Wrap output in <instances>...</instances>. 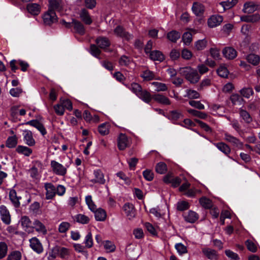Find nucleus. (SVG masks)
I'll use <instances>...</instances> for the list:
<instances>
[{
    "label": "nucleus",
    "instance_id": "obj_1",
    "mask_svg": "<svg viewBox=\"0 0 260 260\" xmlns=\"http://www.w3.org/2000/svg\"><path fill=\"white\" fill-rule=\"evenodd\" d=\"M180 73L184 76L186 79L190 83L195 84L200 79V76L199 75L197 71L191 67L180 68Z\"/></svg>",
    "mask_w": 260,
    "mask_h": 260
},
{
    "label": "nucleus",
    "instance_id": "obj_2",
    "mask_svg": "<svg viewBox=\"0 0 260 260\" xmlns=\"http://www.w3.org/2000/svg\"><path fill=\"white\" fill-rule=\"evenodd\" d=\"M50 166L54 174L60 176H64L67 173L68 165L63 166L55 160H51Z\"/></svg>",
    "mask_w": 260,
    "mask_h": 260
},
{
    "label": "nucleus",
    "instance_id": "obj_3",
    "mask_svg": "<svg viewBox=\"0 0 260 260\" xmlns=\"http://www.w3.org/2000/svg\"><path fill=\"white\" fill-rule=\"evenodd\" d=\"M131 145V141L126 135L120 134L117 138V146L119 150H123Z\"/></svg>",
    "mask_w": 260,
    "mask_h": 260
},
{
    "label": "nucleus",
    "instance_id": "obj_4",
    "mask_svg": "<svg viewBox=\"0 0 260 260\" xmlns=\"http://www.w3.org/2000/svg\"><path fill=\"white\" fill-rule=\"evenodd\" d=\"M43 19L45 25H50L57 21V18L54 11L49 10L43 16Z\"/></svg>",
    "mask_w": 260,
    "mask_h": 260
},
{
    "label": "nucleus",
    "instance_id": "obj_5",
    "mask_svg": "<svg viewBox=\"0 0 260 260\" xmlns=\"http://www.w3.org/2000/svg\"><path fill=\"white\" fill-rule=\"evenodd\" d=\"M114 34L117 37L128 41L133 38L132 35L126 32L124 28L118 25L114 29Z\"/></svg>",
    "mask_w": 260,
    "mask_h": 260
},
{
    "label": "nucleus",
    "instance_id": "obj_6",
    "mask_svg": "<svg viewBox=\"0 0 260 260\" xmlns=\"http://www.w3.org/2000/svg\"><path fill=\"white\" fill-rule=\"evenodd\" d=\"M22 229L28 233L33 232L34 227L30 218L27 216H23L20 220Z\"/></svg>",
    "mask_w": 260,
    "mask_h": 260
},
{
    "label": "nucleus",
    "instance_id": "obj_7",
    "mask_svg": "<svg viewBox=\"0 0 260 260\" xmlns=\"http://www.w3.org/2000/svg\"><path fill=\"white\" fill-rule=\"evenodd\" d=\"M224 139L226 142L231 143L235 147L239 149H241L242 147L243 143L238 139L228 133L224 134Z\"/></svg>",
    "mask_w": 260,
    "mask_h": 260
},
{
    "label": "nucleus",
    "instance_id": "obj_8",
    "mask_svg": "<svg viewBox=\"0 0 260 260\" xmlns=\"http://www.w3.org/2000/svg\"><path fill=\"white\" fill-rule=\"evenodd\" d=\"M223 21V17L219 15H213L208 20V25L211 28L217 27Z\"/></svg>",
    "mask_w": 260,
    "mask_h": 260
},
{
    "label": "nucleus",
    "instance_id": "obj_9",
    "mask_svg": "<svg viewBox=\"0 0 260 260\" xmlns=\"http://www.w3.org/2000/svg\"><path fill=\"white\" fill-rule=\"evenodd\" d=\"M1 218L3 222L6 224H9L11 222V216L7 207L4 205L0 206Z\"/></svg>",
    "mask_w": 260,
    "mask_h": 260
},
{
    "label": "nucleus",
    "instance_id": "obj_10",
    "mask_svg": "<svg viewBox=\"0 0 260 260\" xmlns=\"http://www.w3.org/2000/svg\"><path fill=\"white\" fill-rule=\"evenodd\" d=\"M93 175L94 178L90 180L93 183H99L100 184H104L106 180L104 178V175L102 171L100 169L94 170Z\"/></svg>",
    "mask_w": 260,
    "mask_h": 260
},
{
    "label": "nucleus",
    "instance_id": "obj_11",
    "mask_svg": "<svg viewBox=\"0 0 260 260\" xmlns=\"http://www.w3.org/2000/svg\"><path fill=\"white\" fill-rule=\"evenodd\" d=\"M44 187L46 191V199H52L56 194V187L51 183H45Z\"/></svg>",
    "mask_w": 260,
    "mask_h": 260
},
{
    "label": "nucleus",
    "instance_id": "obj_12",
    "mask_svg": "<svg viewBox=\"0 0 260 260\" xmlns=\"http://www.w3.org/2000/svg\"><path fill=\"white\" fill-rule=\"evenodd\" d=\"M30 247L38 253H41L43 250L42 244L36 237H33L29 240Z\"/></svg>",
    "mask_w": 260,
    "mask_h": 260
},
{
    "label": "nucleus",
    "instance_id": "obj_13",
    "mask_svg": "<svg viewBox=\"0 0 260 260\" xmlns=\"http://www.w3.org/2000/svg\"><path fill=\"white\" fill-rule=\"evenodd\" d=\"M258 5L253 2H247L244 4L242 11L244 13L251 14L257 10Z\"/></svg>",
    "mask_w": 260,
    "mask_h": 260
},
{
    "label": "nucleus",
    "instance_id": "obj_14",
    "mask_svg": "<svg viewBox=\"0 0 260 260\" xmlns=\"http://www.w3.org/2000/svg\"><path fill=\"white\" fill-rule=\"evenodd\" d=\"M123 210L128 219H132L135 216V211L133 204L130 203L125 204L123 206Z\"/></svg>",
    "mask_w": 260,
    "mask_h": 260
},
{
    "label": "nucleus",
    "instance_id": "obj_15",
    "mask_svg": "<svg viewBox=\"0 0 260 260\" xmlns=\"http://www.w3.org/2000/svg\"><path fill=\"white\" fill-rule=\"evenodd\" d=\"M203 254L210 260H217L218 255L217 252L209 248H204L202 249Z\"/></svg>",
    "mask_w": 260,
    "mask_h": 260
},
{
    "label": "nucleus",
    "instance_id": "obj_16",
    "mask_svg": "<svg viewBox=\"0 0 260 260\" xmlns=\"http://www.w3.org/2000/svg\"><path fill=\"white\" fill-rule=\"evenodd\" d=\"M191 9L196 16H201L205 11V7L200 3L194 2L193 3Z\"/></svg>",
    "mask_w": 260,
    "mask_h": 260
},
{
    "label": "nucleus",
    "instance_id": "obj_17",
    "mask_svg": "<svg viewBox=\"0 0 260 260\" xmlns=\"http://www.w3.org/2000/svg\"><path fill=\"white\" fill-rule=\"evenodd\" d=\"M27 11L33 15H38L41 12V6L36 3H30L27 5Z\"/></svg>",
    "mask_w": 260,
    "mask_h": 260
},
{
    "label": "nucleus",
    "instance_id": "obj_18",
    "mask_svg": "<svg viewBox=\"0 0 260 260\" xmlns=\"http://www.w3.org/2000/svg\"><path fill=\"white\" fill-rule=\"evenodd\" d=\"M34 229L40 233H42L43 235L47 234V229L44 224L38 219H35L34 221L33 225Z\"/></svg>",
    "mask_w": 260,
    "mask_h": 260
},
{
    "label": "nucleus",
    "instance_id": "obj_19",
    "mask_svg": "<svg viewBox=\"0 0 260 260\" xmlns=\"http://www.w3.org/2000/svg\"><path fill=\"white\" fill-rule=\"evenodd\" d=\"M24 140L26 144L29 146H33L36 141L33 138L32 134L30 131H25L23 133Z\"/></svg>",
    "mask_w": 260,
    "mask_h": 260
},
{
    "label": "nucleus",
    "instance_id": "obj_20",
    "mask_svg": "<svg viewBox=\"0 0 260 260\" xmlns=\"http://www.w3.org/2000/svg\"><path fill=\"white\" fill-rule=\"evenodd\" d=\"M9 198L15 208H19L20 206L19 201L20 197L17 196L16 192L15 190H11L9 192Z\"/></svg>",
    "mask_w": 260,
    "mask_h": 260
},
{
    "label": "nucleus",
    "instance_id": "obj_21",
    "mask_svg": "<svg viewBox=\"0 0 260 260\" xmlns=\"http://www.w3.org/2000/svg\"><path fill=\"white\" fill-rule=\"evenodd\" d=\"M222 53L224 57L229 59H233L237 55L236 50L233 48L230 47L225 48L223 50Z\"/></svg>",
    "mask_w": 260,
    "mask_h": 260
},
{
    "label": "nucleus",
    "instance_id": "obj_22",
    "mask_svg": "<svg viewBox=\"0 0 260 260\" xmlns=\"http://www.w3.org/2000/svg\"><path fill=\"white\" fill-rule=\"evenodd\" d=\"M74 221L82 224H87L90 221V218L84 214H78L73 217Z\"/></svg>",
    "mask_w": 260,
    "mask_h": 260
},
{
    "label": "nucleus",
    "instance_id": "obj_23",
    "mask_svg": "<svg viewBox=\"0 0 260 260\" xmlns=\"http://www.w3.org/2000/svg\"><path fill=\"white\" fill-rule=\"evenodd\" d=\"M214 145L217 148L218 150L223 152L226 156L231 153V149L229 145L223 142H219L215 143Z\"/></svg>",
    "mask_w": 260,
    "mask_h": 260
},
{
    "label": "nucleus",
    "instance_id": "obj_24",
    "mask_svg": "<svg viewBox=\"0 0 260 260\" xmlns=\"http://www.w3.org/2000/svg\"><path fill=\"white\" fill-rule=\"evenodd\" d=\"M95 42L99 47L103 49H106L110 45L109 39L105 37H99Z\"/></svg>",
    "mask_w": 260,
    "mask_h": 260
},
{
    "label": "nucleus",
    "instance_id": "obj_25",
    "mask_svg": "<svg viewBox=\"0 0 260 260\" xmlns=\"http://www.w3.org/2000/svg\"><path fill=\"white\" fill-rule=\"evenodd\" d=\"M137 96L146 103H149L153 99L150 92L146 90H143L139 93Z\"/></svg>",
    "mask_w": 260,
    "mask_h": 260
},
{
    "label": "nucleus",
    "instance_id": "obj_26",
    "mask_svg": "<svg viewBox=\"0 0 260 260\" xmlns=\"http://www.w3.org/2000/svg\"><path fill=\"white\" fill-rule=\"evenodd\" d=\"M185 220L190 223L194 222L199 218L198 215L194 211H189L184 214Z\"/></svg>",
    "mask_w": 260,
    "mask_h": 260
},
{
    "label": "nucleus",
    "instance_id": "obj_27",
    "mask_svg": "<svg viewBox=\"0 0 260 260\" xmlns=\"http://www.w3.org/2000/svg\"><path fill=\"white\" fill-rule=\"evenodd\" d=\"M41 205L38 202H34L29 207V212L32 214L38 215L41 213Z\"/></svg>",
    "mask_w": 260,
    "mask_h": 260
},
{
    "label": "nucleus",
    "instance_id": "obj_28",
    "mask_svg": "<svg viewBox=\"0 0 260 260\" xmlns=\"http://www.w3.org/2000/svg\"><path fill=\"white\" fill-rule=\"evenodd\" d=\"M153 99L157 102L161 104L166 105H169L171 104L169 99L162 94H155L153 96Z\"/></svg>",
    "mask_w": 260,
    "mask_h": 260
},
{
    "label": "nucleus",
    "instance_id": "obj_29",
    "mask_svg": "<svg viewBox=\"0 0 260 260\" xmlns=\"http://www.w3.org/2000/svg\"><path fill=\"white\" fill-rule=\"evenodd\" d=\"M62 5L61 2L59 0H51L49 1V9L53 11L56 10L60 11L61 10Z\"/></svg>",
    "mask_w": 260,
    "mask_h": 260
},
{
    "label": "nucleus",
    "instance_id": "obj_30",
    "mask_svg": "<svg viewBox=\"0 0 260 260\" xmlns=\"http://www.w3.org/2000/svg\"><path fill=\"white\" fill-rule=\"evenodd\" d=\"M149 57L153 60H157L160 62L164 59V55L159 51L155 50L151 51L149 54Z\"/></svg>",
    "mask_w": 260,
    "mask_h": 260
},
{
    "label": "nucleus",
    "instance_id": "obj_31",
    "mask_svg": "<svg viewBox=\"0 0 260 260\" xmlns=\"http://www.w3.org/2000/svg\"><path fill=\"white\" fill-rule=\"evenodd\" d=\"M94 212L95 218L97 221H104L107 217V214L106 211L101 209L99 208L95 210Z\"/></svg>",
    "mask_w": 260,
    "mask_h": 260
},
{
    "label": "nucleus",
    "instance_id": "obj_32",
    "mask_svg": "<svg viewBox=\"0 0 260 260\" xmlns=\"http://www.w3.org/2000/svg\"><path fill=\"white\" fill-rule=\"evenodd\" d=\"M72 26H74L76 32L81 35L84 34L85 29L84 26L80 22L73 20L72 21Z\"/></svg>",
    "mask_w": 260,
    "mask_h": 260
},
{
    "label": "nucleus",
    "instance_id": "obj_33",
    "mask_svg": "<svg viewBox=\"0 0 260 260\" xmlns=\"http://www.w3.org/2000/svg\"><path fill=\"white\" fill-rule=\"evenodd\" d=\"M80 17L82 20L86 24H90L92 22L88 12L84 9L81 11Z\"/></svg>",
    "mask_w": 260,
    "mask_h": 260
},
{
    "label": "nucleus",
    "instance_id": "obj_34",
    "mask_svg": "<svg viewBox=\"0 0 260 260\" xmlns=\"http://www.w3.org/2000/svg\"><path fill=\"white\" fill-rule=\"evenodd\" d=\"M247 61L253 64V66H257L259 64L260 61V57L258 55L255 54H250L246 57Z\"/></svg>",
    "mask_w": 260,
    "mask_h": 260
},
{
    "label": "nucleus",
    "instance_id": "obj_35",
    "mask_svg": "<svg viewBox=\"0 0 260 260\" xmlns=\"http://www.w3.org/2000/svg\"><path fill=\"white\" fill-rule=\"evenodd\" d=\"M16 150L18 153L23 154L26 156H29L32 152L31 149L26 146L22 145L18 146Z\"/></svg>",
    "mask_w": 260,
    "mask_h": 260
},
{
    "label": "nucleus",
    "instance_id": "obj_36",
    "mask_svg": "<svg viewBox=\"0 0 260 260\" xmlns=\"http://www.w3.org/2000/svg\"><path fill=\"white\" fill-rule=\"evenodd\" d=\"M141 77L146 81H150L155 79L154 73L148 70L144 71L141 75Z\"/></svg>",
    "mask_w": 260,
    "mask_h": 260
},
{
    "label": "nucleus",
    "instance_id": "obj_37",
    "mask_svg": "<svg viewBox=\"0 0 260 260\" xmlns=\"http://www.w3.org/2000/svg\"><path fill=\"white\" fill-rule=\"evenodd\" d=\"M199 202L201 205L205 209H210L213 206L212 201L206 197L201 198Z\"/></svg>",
    "mask_w": 260,
    "mask_h": 260
},
{
    "label": "nucleus",
    "instance_id": "obj_38",
    "mask_svg": "<svg viewBox=\"0 0 260 260\" xmlns=\"http://www.w3.org/2000/svg\"><path fill=\"white\" fill-rule=\"evenodd\" d=\"M186 94L184 97L188 98L190 99H196L200 98V94L196 90L188 89L185 91Z\"/></svg>",
    "mask_w": 260,
    "mask_h": 260
},
{
    "label": "nucleus",
    "instance_id": "obj_39",
    "mask_svg": "<svg viewBox=\"0 0 260 260\" xmlns=\"http://www.w3.org/2000/svg\"><path fill=\"white\" fill-rule=\"evenodd\" d=\"M180 36L179 32L172 30L167 34V38L172 42H176L180 38Z\"/></svg>",
    "mask_w": 260,
    "mask_h": 260
},
{
    "label": "nucleus",
    "instance_id": "obj_40",
    "mask_svg": "<svg viewBox=\"0 0 260 260\" xmlns=\"http://www.w3.org/2000/svg\"><path fill=\"white\" fill-rule=\"evenodd\" d=\"M21 253L19 251L15 250L9 253L7 258V260H21Z\"/></svg>",
    "mask_w": 260,
    "mask_h": 260
},
{
    "label": "nucleus",
    "instance_id": "obj_41",
    "mask_svg": "<svg viewBox=\"0 0 260 260\" xmlns=\"http://www.w3.org/2000/svg\"><path fill=\"white\" fill-rule=\"evenodd\" d=\"M127 87L137 96L142 89L141 86L135 82H133L130 85L127 86Z\"/></svg>",
    "mask_w": 260,
    "mask_h": 260
},
{
    "label": "nucleus",
    "instance_id": "obj_42",
    "mask_svg": "<svg viewBox=\"0 0 260 260\" xmlns=\"http://www.w3.org/2000/svg\"><path fill=\"white\" fill-rule=\"evenodd\" d=\"M110 125L109 123H102L99 126L98 131L102 135H108L109 133Z\"/></svg>",
    "mask_w": 260,
    "mask_h": 260
},
{
    "label": "nucleus",
    "instance_id": "obj_43",
    "mask_svg": "<svg viewBox=\"0 0 260 260\" xmlns=\"http://www.w3.org/2000/svg\"><path fill=\"white\" fill-rule=\"evenodd\" d=\"M207 44V41L206 39L199 40L195 42L194 47L198 51L204 49Z\"/></svg>",
    "mask_w": 260,
    "mask_h": 260
},
{
    "label": "nucleus",
    "instance_id": "obj_44",
    "mask_svg": "<svg viewBox=\"0 0 260 260\" xmlns=\"http://www.w3.org/2000/svg\"><path fill=\"white\" fill-rule=\"evenodd\" d=\"M8 250L7 244L5 242H0V259L6 256Z\"/></svg>",
    "mask_w": 260,
    "mask_h": 260
},
{
    "label": "nucleus",
    "instance_id": "obj_45",
    "mask_svg": "<svg viewBox=\"0 0 260 260\" xmlns=\"http://www.w3.org/2000/svg\"><path fill=\"white\" fill-rule=\"evenodd\" d=\"M187 112L192 115L193 116H194L196 117H199L201 119H206L207 117V115L204 112H202L194 109H187Z\"/></svg>",
    "mask_w": 260,
    "mask_h": 260
},
{
    "label": "nucleus",
    "instance_id": "obj_46",
    "mask_svg": "<svg viewBox=\"0 0 260 260\" xmlns=\"http://www.w3.org/2000/svg\"><path fill=\"white\" fill-rule=\"evenodd\" d=\"M85 202L90 210L94 212L96 209V206L92 201L91 196H87L85 197Z\"/></svg>",
    "mask_w": 260,
    "mask_h": 260
},
{
    "label": "nucleus",
    "instance_id": "obj_47",
    "mask_svg": "<svg viewBox=\"0 0 260 260\" xmlns=\"http://www.w3.org/2000/svg\"><path fill=\"white\" fill-rule=\"evenodd\" d=\"M155 170L157 173L162 174H165L167 170V165L163 162H159L156 165Z\"/></svg>",
    "mask_w": 260,
    "mask_h": 260
},
{
    "label": "nucleus",
    "instance_id": "obj_48",
    "mask_svg": "<svg viewBox=\"0 0 260 260\" xmlns=\"http://www.w3.org/2000/svg\"><path fill=\"white\" fill-rule=\"evenodd\" d=\"M155 88V90L157 91H165L167 90L168 87L167 85L163 83L158 82H153L151 83Z\"/></svg>",
    "mask_w": 260,
    "mask_h": 260
},
{
    "label": "nucleus",
    "instance_id": "obj_49",
    "mask_svg": "<svg viewBox=\"0 0 260 260\" xmlns=\"http://www.w3.org/2000/svg\"><path fill=\"white\" fill-rule=\"evenodd\" d=\"M238 2V0L228 1L226 2H222L220 3V5L223 7V9H229L234 7Z\"/></svg>",
    "mask_w": 260,
    "mask_h": 260
},
{
    "label": "nucleus",
    "instance_id": "obj_50",
    "mask_svg": "<svg viewBox=\"0 0 260 260\" xmlns=\"http://www.w3.org/2000/svg\"><path fill=\"white\" fill-rule=\"evenodd\" d=\"M240 115L243 120H244L246 123H249L252 120V117L250 116L249 113L244 110L242 109L240 111Z\"/></svg>",
    "mask_w": 260,
    "mask_h": 260
},
{
    "label": "nucleus",
    "instance_id": "obj_51",
    "mask_svg": "<svg viewBox=\"0 0 260 260\" xmlns=\"http://www.w3.org/2000/svg\"><path fill=\"white\" fill-rule=\"evenodd\" d=\"M17 144V139L15 136L10 137L7 140L6 146L9 148H14Z\"/></svg>",
    "mask_w": 260,
    "mask_h": 260
},
{
    "label": "nucleus",
    "instance_id": "obj_52",
    "mask_svg": "<svg viewBox=\"0 0 260 260\" xmlns=\"http://www.w3.org/2000/svg\"><path fill=\"white\" fill-rule=\"evenodd\" d=\"M175 247L177 252L181 255L187 252V247L181 243L176 244Z\"/></svg>",
    "mask_w": 260,
    "mask_h": 260
},
{
    "label": "nucleus",
    "instance_id": "obj_53",
    "mask_svg": "<svg viewBox=\"0 0 260 260\" xmlns=\"http://www.w3.org/2000/svg\"><path fill=\"white\" fill-rule=\"evenodd\" d=\"M58 253L62 258H67L70 254V250L65 247H61L58 249Z\"/></svg>",
    "mask_w": 260,
    "mask_h": 260
},
{
    "label": "nucleus",
    "instance_id": "obj_54",
    "mask_svg": "<svg viewBox=\"0 0 260 260\" xmlns=\"http://www.w3.org/2000/svg\"><path fill=\"white\" fill-rule=\"evenodd\" d=\"M104 246L105 249L109 252L114 251L116 249L115 244L110 241H106L104 243Z\"/></svg>",
    "mask_w": 260,
    "mask_h": 260
},
{
    "label": "nucleus",
    "instance_id": "obj_55",
    "mask_svg": "<svg viewBox=\"0 0 260 260\" xmlns=\"http://www.w3.org/2000/svg\"><path fill=\"white\" fill-rule=\"evenodd\" d=\"M218 75L223 78H226L229 75V71L226 67L221 66L217 70Z\"/></svg>",
    "mask_w": 260,
    "mask_h": 260
},
{
    "label": "nucleus",
    "instance_id": "obj_56",
    "mask_svg": "<svg viewBox=\"0 0 260 260\" xmlns=\"http://www.w3.org/2000/svg\"><path fill=\"white\" fill-rule=\"evenodd\" d=\"M182 40L185 45H189L192 41V34L191 32H185L182 36Z\"/></svg>",
    "mask_w": 260,
    "mask_h": 260
},
{
    "label": "nucleus",
    "instance_id": "obj_57",
    "mask_svg": "<svg viewBox=\"0 0 260 260\" xmlns=\"http://www.w3.org/2000/svg\"><path fill=\"white\" fill-rule=\"evenodd\" d=\"M84 243L87 248H91L93 245V240L91 232H89L85 237Z\"/></svg>",
    "mask_w": 260,
    "mask_h": 260
},
{
    "label": "nucleus",
    "instance_id": "obj_58",
    "mask_svg": "<svg viewBox=\"0 0 260 260\" xmlns=\"http://www.w3.org/2000/svg\"><path fill=\"white\" fill-rule=\"evenodd\" d=\"M241 95L246 98H249L253 93V90L251 88H244L240 90Z\"/></svg>",
    "mask_w": 260,
    "mask_h": 260
},
{
    "label": "nucleus",
    "instance_id": "obj_59",
    "mask_svg": "<svg viewBox=\"0 0 260 260\" xmlns=\"http://www.w3.org/2000/svg\"><path fill=\"white\" fill-rule=\"evenodd\" d=\"M225 255L230 258L231 260H239L240 257L238 254L230 250H226L225 251Z\"/></svg>",
    "mask_w": 260,
    "mask_h": 260
},
{
    "label": "nucleus",
    "instance_id": "obj_60",
    "mask_svg": "<svg viewBox=\"0 0 260 260\" xmlns=\"http://www.w3.org/2000/svg\"><path fill=\"white\" fill-rule=\"evenodd\" d=\"M70 223L68 222H62L58 226V231L61 233H66L70 227Z\"/></svg>",
    "mask_w": 260,
    "mask_h": 260
},
{
    "label": "nucleus",
    "instance_id": "obj_61",
    "mask_svg": "<svg viewBox=\"0 0 260 260\" xmlns=\"http://www.w3.org/2000/svg\"><path fill=\"white\" fill-rule=\"evenodd\" d=\"M53 108L56 114L58 115H63L64 109L60 102L59 104L54 105Z\"/></svg>",
    "mask_w": 260,
    "mask_h": 260
},
{
    "label": "nucleus",
    "instance_id": "obj_62",
    "mask_svg": "<svg viewBox=\"0 0 260 260\" xmlns=\"http://www.w3.org/2000/svg\"><path fill=\"white\" fill-rule=\"evenodd\" d=\"M234 105H240L242 101V98L238 94H234L230 98Z\"/></svg>",
    "mask_w": 260,
    "mask_h": 260
},
{
    "label": "nucleus",
    "instance_id": "obj_63",
    "mask_svg": "<svg viewBox=\"0 0 260 260\" xmlns=\"http://www.w3.org/2000/svg\"><path fill=\"white\" fill-rule=\"evenodd\" d=\"M131 62V58L125 55L122 56L119 60V63L121 66H127Z\"/></svg>",
    "mask_w": 260,
    "mask_h": 260
},
{
    "label": "nucleus",
    "instance_id": "obj_64",
    "mask_svg": "<svg viewBox=\"0 0 260 260\" xmlns=\"http://www.w3.org/2000/svg\"><path fill=\"white\" fill-rule=\"evenodd\" d=\"M177 209L179 211H183L189 208V204L185 201L178 202L177 206Z\"/></svg>",
    "mask_w": 260,
    "mask_h": 260
}]
</instances>
